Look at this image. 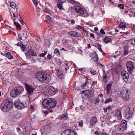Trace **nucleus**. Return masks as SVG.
<instances>
[{"mask_svg":"<svg viewBox=\"0 0 135 135\" xmlns=\"http://www.w3.org/2000/svg\"><path fill=\"white\" fill-rule=\"evenodd\" d=\"M75 8L76 10L78 13L79 15L80 16H81L84 12L83 9L80 7L77 6H76Z\"/></svg>","mask_w":135,"mask_h":135,"instance_id":"obj_12","label":"nucleus"},{"mask_svg":"<svg viewBox=\"0 0 135 135\" xmlns=\"http://www.w3.org/2000/svg\"><path fill=\"white\" fill-rule=\"evenodd\" d=\"M110 116H108V117H107V120H108L109 121L110 120Z\"/></svg>","mask_w":135,"mask_h":135,"instance_id":"obj_56","label":"nucleus"},{"mask_svg":"<svg viewBox=\"0 0 135 135\" xmlns=\"http://www.w3.org/2000/svg\"><path fill=\"white\" fill-rule=\"evenodd\" d=\"M10 5L11 7L13 8H15L16 7V4L13 2H11L10 3Z\"/></svg>","mask_w":135,"mask_h":135,"instance_id":"obj_33","label":"nucleus"},{"mask_svg":"<svg viewBox=\"0 0 135 135\" xmlns=\"http://www.w3.org/2000/svg\"><path fill=\"white\" fill-rule=\"evenodd\" d=\"M111 84L109 83L107 85L106 88V89L107 91V94H109L111 91Z\"/></svg>","mask_w":135,"mask_h":135,"instance_id":"obj_21","label":"nucleus"},{"mask_svg":"<svg viewBox=\"0 0 135 135\" xmlns=\"http://www.w3.org/2000/svg\"><path fill=\"white\" fill-rule=\"evenodd\" d=\"M44 12H45L46 13H49V11L46 8H45L43 11Z\"/></svg>","mask_w":135,"mask_h":135,"instance_id":"obj_46","label":"nucleus"},{"mask_svg":"<svg viewBox=\"0 0 135 135\" xmlns=\"http://www.w3.org/2000/svg\"><path fill=\"white\" fill-rule=\"evenodd\" d=\"M128 50L127 49H126L125 48H124V55H126L127 54H128Z\"/></svg>","mask_w":135,"mask_h":135,"instance_id":"obj_41","label":"nucleus"},{"mask_svg":"<svg viewBox=\"0 0 135 135\" xmlns=\"http://www.w3.org/2000/svg\"><path fill=\"white\" fill-rule=\"evenodd\" d=\"M46 20L48 21L49 23H51V19L50 17L48 15H47L46 17Z\"/></svg>","mask_w":135,"mask_h":135,"instance_id":"obj_31","label":"nucleus"},{"mask_svg":"<svg viewBox=\"0 0 135 135\" xmlns=\"http://www.w3.org/2000/svg\"><path fill=\"white\" fill-rule=\"evenodd\" d=\"M103 95L102 94H100L98 96V98L96 99V101H95V103H98L100 100V98H102V97L103 96Z\"/></svg>","mask_w":135,"mask_h":135,"instance_id":"obj_27","label":"nucleus"},{"mask_svg":"<svg viewBox=\"0 0 135 135\" xmlns=\"http://www.w3.org/2000/svg\"><path fill=\"white\" fill-rule=\"evenodd\" d=\"M103 80L104 81L107 82L108 78L107 77L106 75L105 74H104L103 75Z\"/></svg>","mask_w":135,"mask_h":135,"instance_id":"obj_35","label":"nucleus"},{"mask_svg":"<svg viewBox=\"0 0 135 135\" xmlns=\"http://www.w3.org/2000/svg\"><path fill=\"white\" fill-rule=\"evenodd\" d=\"M79 126H83V122L82 120H80V121L79 122Z\"/></svg>","mask_w":135,"mask_h":135,"instance_id":"obj_47","label":"nucleus"},{"mask_svg":"<svg viewBox=\"0 0 135 135\" xmlns=\"http://www.w3.org/2000/svg\"><path fill=\"white\" fill-rule=\"evenodd\" d=\"M94 30L95 31H98V28L95 27L94 29Z\"/></svg>","mask_w":135,"mask_h":135,"instance_id":"obj_63","label":"nucleus"},{"mask_svg":"<svg viewBox=\"0 0 135 135\" xmlns=\"http://www.w3.org/2000/svg\"><path fill=\"white\" fill-rule=\"evenodd\" d=\"M112 101V99L110 98H109L106 99V100L105 101V103L107 104L109 102H111Z\"/></svg>","mask_w":135,"mask_h":135,"instance_id":"obj_39","label":"nucleus"},{"mask_svg":"<svg viewBox=\"0 0 135 135\" xmlns=\"http://www.w3.org/2000/svg\"><path fill=\"white\" fill-rule=\"evenodd\" d=\"M48 96L54 95L57 92V90L56 88L52 86H49L48 87Z\"/></svg>","mask_w":135,"mask_h":135,"instance_id":"obj_7","label":"nucleus"},{"mask_svg":"<svg viewBox=\"0 0 135 135\" xmlns=\"http://www.w3.org/2000/svg\"><path fill=\"white\" fill-rule=\"evenodd\" d=\"M93 60L95 62H97L98 61V58L96 52L92 53L90 55Z\"/></svg>","mask_w":135,"mask_h":135,"instance_id":"obj_15","label":"nucleus"},{"mask_svg":"<svg viewBox=\"0 0 135 135\" xmlns=\"http://www.w3.org/2000/svg\"><path fill=\"white\" fill-rule=\"evenodd\" d=\"M127 122L124 120H123L120 125L118 127V129L120 131H124L127 128Z\"/></svg>","mask_w":135,"mask_h":135,"instance_id":"obj_8","label":"nucleus"},{"mask_svg":"<svg viewBox=\"0 0 135 135\" xmlns=\"http://www.w3.org/2000/svg\"><path fill=\"white\" fill-rule=\"evenodd\" d=\"M62 119H64L65 120L67 119V118L66 115H62Z\"/></svg>","mask_w":135,"mask_h":135,"instance_id":"obj_44","label":"nucleus"},{"mask_svg":"<svg viewBox=\"0 0 135 135\" xmlns=\"http://www.w3.org/2000/svg\"><path fill=\"white\" fill-rule=\"evenodd\" d=\"M33 3L34 4L35 6L37 5L38 4V3H37V1L36 0H35V1H33Z\"/></svg>","mask_w":135,"mask_h":135,"instance_id":"obj_49","label":"nucleus"},{"mask_svg":"<svg viewBox=\"0 0 135 135\" xmlns=\"http://www.w3.org/2000/svg\"><path fill=\"white\" fill-rule=\"evenodd\" d=\"M134 108L131 106H128L126 107L124 112V115L126 118H128L131 116L133 112Z\"/></svg>","mask_w":135,"mask_h":135,"instance_id":"obj_6","label":"nucleus"},{"mask_svg":"<svg viewBox=\"0 0 135 135\" xmlns=\"http://www.w3.org/2000/svg\"><path fill=\"white\" fill-rule=\"evenodd\" d=\"M88 83V81H86L84 83L82 84L81 87H79V88H75V89L81 90L82 89H83L86 86Z\"/></svg>","mask_w":135,"mask_h":135,"instance_id":"obj_22","label":"nucleus"},{"mask_svg":"<svg viewBox=\"0 0 135 135\" xmlns=\"http://www.w3.org/2000/svg\"><path fill=\"white\" fill-rule=\"evenodd\" d=\"M118 6L120 9H123L124 8L123 5L122 4H118Z\"/></svg>","mask_w":135,"mask_h":135,"instance_id":"obj_43","label":"nucleus"},{"mask_svg":"<svg viewBox=\"0 0 135 135\" xmlns=\"http://www.w3.org/2000/svg\"><path fill=\"white\" fill-rule=\"evenodd\" d=\"M119 26L120 27L123 29H124L126 27L125 24L123 22L119 24Z\"/></svg>","mask_w":135,"mask_h":135,"instance_id":"obj_29","label":"nucleus"},{"mask_svg":"<svg viewBox=\"0 0 135 135\" xmlns=\"http://www.w3.org/2000/svg\"><path fill=\"white\" fill-rule=\"evenodd\" d=\"M124 135V134H123V133H118L117 134L115 135Z\"/></svg>","mask_w":135,"mask_h":135,"instance_id":"obj_58","label":"nucleus"},{"mask_svg":"<svg viewBox=\"0 0 135 135\" xmlns=\"http://www.w3.org/2000/svg\"><path fill=\"white\" fill-rule=\"evenodd\" d=\"M94 134L96 135H99L100 134V133H98V131H95L94 132Z\"/></svg>","mask_w":135,"mask_h":135,"instance_id":"obj_52","label":"nucleus"},{"mask_svg":"<svg viewBox=\"0 0 135 135\" xmlns=\"http://www.w3.org/2000/svg\"><path fill=\"white\" fill-rule=\"evenodd\" d=\"M116 115L117 117L118 118V119H120L121 118V112L120 110H117L116 113Z\"/></svg>","mask_w":135,"mask_h":135,"instance_id":"obj_23","label":"nucleus"},{"mask_svg":"<svg viewBox=\"0 0 135 135\" xmlns=\"http://www.w3.org/2000/svg\"><path fill=\"white\" fill-rule=\"evenodd\" d=\"M104 41L106 43H108L111 41V39L108 37H105L104 39Z\"/></svg>","mask_w":135,"mask_h":135,"instance_id":"obj_28","label":"nucleus"},{"mask_svg":"<svg viewBox=\"0 0 135 135\" xmlns=\"http://www.w3.org/2000/svg\"><path fill=\"white\" fill-rule=\"evenodd\" d=\"M35 76L41 82L48 83L51 80L50 76L44 72H39L36 74Z\"/></svg>","mask_w":135,"mask_h":135,"instance_id":"obj_1","label":"nucleus"},{"mask_svg":"<svg viewBox=\"0 0 135 135\" xmlns=\"http://www.w3.org/2000/svg\"><path fill=\"white\" fill-rule=\"evenodd\" d=\"M87 47L88 48H89L91 47V46L89 44H88L87 45Z\"/></svg>","mask_w":135,"mask_h":135,"instance_id":"obj_62","label":"nucleus"},{"mask_svg":"<svg viewBox=\"0 0 135 135\" xmlns=\"http://www.w3.org/2000/svg\"><path fill=\"white\" fill-rule=\"evenodd\" d=\"M61 135H76V134L73 130L68 129L62 132Z\"/></svg>","mask_w":135,"mask_h":135,"instance_id":"obj_10","label":"nucleus"},{"mask_svg":"<svg viewBox=\"0 0 135 135\" xmlns=\"http://www.w3.org/2000/svg\"><path fill=\"white\" fill-rule=\"evenodd\" d=\"M47 52L45 51L44 53H41L39 55V56L40 57H44L46 54Z\"/></svg>","mask_w":135,"mask_h":135,"instance_id":"obj_38","label":"nucleus"},{"mask_svg":"<svg viewBox=\"0 0 135 135\" xmlns=\"http://www.w3.org/2000/svg\"><path fill=\"white\" fill-rule=\"evenodd\" d=\"M71 22L72 23L74 24L75 22V21L74 20H71Z\"/></svg>","mask_w":135,"mask_h":135,"instance_id":"obj_55","label":"nucleus"},{"mask_svg":"<svg viewBox=\"0 0 135 135\" xmlns=\"http://www.w3.org/2000/svg\"><path fill=\"white\" fill-rule=\"evenodd\" d=\"M25 86L28 93L30 95L33 94L34 89L32 86L27 84H25Z\"/></svg>","mask_w":135,"mask_h":135,"instance_id":"obj_9","label":"nucleus"},{"mask_svg":"<svg viewBox=\"0 0 135 135\" xmlns=\"http://www.w3.org/2000/svg\"><path fill=\"white\" fill-rule=\"evenodd\" d=\"M10 95L11 97H15L18 95L15 88L11 91L10 93Z\"/></svg>","mask_w":135,"mask_h":135,"instance_id":"obj_20","label":"nucleus"},{"mask_svg":"<svg viewBox=\"0 0 135 135\" xmlns=\"http://www.w3.org/2000/svg\"><path fill=\"white\" fill-rule=\"evenodd\" d=\"M54 53L56 55L59 56L60 55L59 52L57 48L56 49L54 50Z\"/></svg>","mask_w":135,"mask_h":135,"instance_id":"obj_34","label":"nucleus"},{"mask_svg":"<svg viewBox=\"0 0 135 135\" xmlns=\"http://www.w3.org/2000/svg\"><path fill=\"white\" fill-rule=\"evenodd\" d=\"M34 107L32 105L30 106V109L31 111L33 112L34 111Z\"/></svg>","mask_w":135,"mask_h":135,"instance_id":"obj_45","label":"nucleus"},{"mask_svg":"<svg viewBox=\"0 0 135 135\" xmlns=\"http://www.w3.org/2000/svg\"><path fill=\"white\" fill-rule=\"evenodd\" d=\"M48 86H46L42 88L41 92L44 95L46 96H48Z\"/></svg>","mask_w":135,"mask_h":135,"instance_id":"obj_13","label":"nucleus"},{"mask_svg":"<svg viewBox=\"0 0 135 135\" xmlns=\"http://www.w3.org/2000/svg\"><path fill=\"white\" fill-rule=\"evenodd\" d=\"M16 27L19 28L20 30H21V26L19 24V23H17V25H16Z\"/></svg>","mask_w":135,"mask_h":135,"instance_id":"obj_42","label":"nucleus"},{"mask_svg":"<svg viewBox=\"0 0 135 135\" xmlns=\"http://www.w3.org/2000/svg\"><path fill=\"white\" fill-rule=\"evenodd\" d=\"M1 55L5 56L9 59H12L13 58V56L11 55L10 53L9 52H5L4 53L1 52Z\"/></svg>","mask_w":135,"mask_h":135,"instance_id":"obj_18","label":"nucleus"},{"mask_svg":"<svg viewBox=\"0 0 135 135\" xmlns=\"http://www.w3.org/2000/svg\"><path fill=\"white\" fill-rule=\"evenodd\" d=\"M73 86L74 88H75H75H79V87H76V85L75 84H74L73 85Z\"/></svg>","mask_w":135,"mask_h":135,"instance_id":"obj_54","label":"nucleus"},{"mask_svg":"<svg viewBox=\"0 0 135 135\" xmlns=\"http://www.w3.org/2000/svg\"><path fill=\"white\" fill-rule=\"evenodd\" d=\"M89 94V91L88 90H86L83 91V94L85 96H88Z\"/></svg>","mask_w":135,"mask_h":135,"instance_id":"obj_32","label":"nucleus"},{"mask_svg":"<svg viewBox=\"0 0 135 135\" xmlns=\"http://www.w3.org/2000/svg\"><path fill=\"white\" fill-rule=\"evenodd\" d=\"M90 71L91 73L93 75L96 74V71L92 69H90Z\"/></svg>","mask_w":135,"mask_h":135,"instance_id":"obj_40","label":"nucleus"},{"mask_svg":"<svg viewBox=\"0 0 135 135\" xmlns=\"http://www.w3.org/2000/svg\"><path fill=\"white\" fill-rule=\"evenodd\" d=\"M59 77L61 79H62L64 78V76L63 75L62 72L58 71V73Z\"/></svg>","mask_w":135,"mask_h":135,"instance_id":"obj_26","label":"nucleus"},{"mask_svg":"<svg viewBox=\"0 0 135 135\" xmlns=\"http://www.w3.org/2000/svg\"><path fill=\"white\" fill-rule=\"evenodd\" d=\"M97 47L98 48L99 50L101 52H102L103 51L101 48V45L100 44H97Z\"/></svg>","mask_w":135,"mask_h":135,"instance_id":"obj_37","label":"nucleus"},{"mask_svg":"<svg viewBox=\"0 0 135 135\" xmlns=\"http://www.w3.org/2000/svg\"><path fill=\"white\" fill-rule=\"evenodd\" d=\"M90 36L93 38H95L94 37V35L93 33H91L90 35Z\"/></svg>","mask_w":135,"mask_h":135,"instance_id":"obj_57","label":"nucleus"},{"mask_svg":"<svg viewBox=\"0 0 135 135\" xmlns=\"http://www.w3.org/2000/svg\"><path fill=\"white\" fill-rule=\"evenodd\" d=\"M68 68H69L68 66H66V67L65 68V70L66 71H67L68 69Z\"/></svg>","mask_w":135,"mask_h":135,"instance_id":"obj_59","label":"nucleus"},{"mask_svg":"<svg viewBox=\"0 0 135 135\" xmlns=\"http://www.w3.org/2000/svg\"><path fill=\"white\" fill-rule=\"evenodd\" d=\"M61 91L64 94H67L68 92V88H62L61 90Z\"/></svg>","mask_w":135,"mask_h":135,"instance_id":"obj_25","label":"nucleus"},{"mask_svg":"<svg viewBox=\"0 0 135 135\" xmlns=\"http://www.w3.org/2000/svg\"><path fill=\"white\" fill-rule=\"evenodd\" d=\"M69 35L73 37H79L80 35L79 33H78L77 32L72 31L69 33Z\"/></svg>","mask_w":135,"mask_h":135,"instance_id":"obj_17","label":"nucleus"},{"mask_svg":"<svg viewBox=\"0 0 135 135\" xmlns=\"http://www.w3.org/2000/svg\"><path fill=\"white\" fill-rule=\"evenodd\" d=\"M56 104V102L55 100L49 98L47 99H44L42 103L43 106L48 109H52L55 107Z\"/></svg>","mask_w":135,"mask_h":135,"instance_id":"obj_2","label":"nucleus"},{"mask_svg":"<svg viewBox=\"0 0 135 135\" xmlns=\"http://www.w3.org/2000/svg\"><path fill=\"white\" fill-rule=\"evenodd\" d=\"M30 50L28 51L27 53H26V56L30 58V56H31V54L30 52Z\"/></svg>","mask_w":135,"mask_h":135,"instance_id":"obj_36","label":"nucleus"},{"mask_svg":"<svg viewBox=\"0 0 135 135\" xmlns=\"http://www.w3.org/2000/svg\"><path fill=\"white\" fill-rule=\"evenodd\" d=\"M134 64V63L130 61L128 62L126 64L127 71L133 76L135 75V68Z\"/></svg>","mask_w":135,"mask_h":135,"instance_id":"obj_4","label":"nucleus"},{"mask_svg":"<svg viewBox=\"0 0 135 135\" xmlns=\"http://www.w3.org/2000/svg\"><path fill=\"white\" fill-rule=\"evenodd\" d=\"M19 21L20 23L22 24L23 25L24 24V22L21 19H20L19 20Z\"/></svg>","mask_w":135,"mask_h":135,"instance_id":"obj_50","label":"nucleus"},{"mask_svg":"<svg viewBox=\"0 0 135 135\" xmlns=\"http://www.w3.org/2000/svg\"><path fill=\"white\" fill-rule=\"evenodd\" d=\"M120 96L125 101L129 100L130 98V94L128 90L123 89L120 91Z\"/></svg>","mask_w":135,"mask_h":135,"instance_id":"obj_5","label":"nucleus"},{"mask_svg":"<svg viewBox=\"0 0 135 135\" xmlns=\"http://www.w3.org/2000/svg\"><path fill=\"white\" fill-rule=\"evenodd\" d=\"M100 32L102 34H104L105 33V32L104 31V30L102 29H101Z\"/></svg>","mask_w":135,"mask_h":135,"instance_id":"obj_48","label":"nucleus"},{"mask_svg":"<svg viewBox=\"0 0 135 135\" xmlns=\"http://www.w3.org/2000/svg\"><path fill=\"white\" fill-rule=\"evenodd\" d=\"M132 3L133 4H135V0H133L132 1Z\"/></svg>","mask_w":135,"mask_h":135,"instance_id":"obj_64","label":"nucleus"},{"mask_svg":"<svg viewBox=\"0 0 135 135\" xmlns=\"http://www.w3.org/2000/svg\"><path fill=\"white\" fill-rule=\"evenodd\" d=\"M121 74L123 76L124 80L126 82L127 81V79L129 77L128 73L125 71H121Z\"/></svg>","mask_w":135,"mask_h":135,"instance_id":"obj_11","label":"nucleus"},{"mask_svg":"<svg viewBox=\"0 0 135 135\" xmlns=\"http://www.w3.org/2000/svg\"><path fill=\"white\" fill-rule=\"evenodd\" d=\"M18 95L21 94L23 93L24 90L23 88L21 86H18L15 88Z\"/></svg>","mask_w":135,"mask_h":135,"instance_id":"obj_16","label":"nucleus"},{"mask_svg":"<svg viewBox=\"0 0 135 135\" xmlns=\"http://www.w3.org/2000/svg\"><path fill=\"white\" fill-rule=\"evenodd\" d=\"M62 4V2L61 1H60V2H59L57 3V7L60 10L63 9V8Z\"/></svg>","mask_w":135,"mask_h":135,"instance_id":"obj_24","label":"nucleus"},{"mask_svg":"<svg viewBox=\"0 0 135 135\" xmlns=\"http://www.w3.org/2000/svg\"><path fill=\"white\" fill-rule=\"evenodd\" d=\"M97 118L95 117H93L90 119V123L91 125H94L97 122Z\"/></svg>","mask_w":135,"mask_h":135,"instance_id":"obj_19","label":"nucleus"},{"mask_svg":"<svg viewBox=\"0 0 135 135\" xmlns=\"http://www.w3.org/2000/svg\"><path fill=\"white\" fill-rule=\"evenodd\" d=\"M30 51L31 54V55L33 56H36L37 55V54L36 52H34L31 49L30 50Z\"/></svg>","mask_w":135,"mask_h":135,"instance_id":"obj_30","label":"nucleus"},{"mask_svg":"<svg viewBox=\"0 0 135 135\" xmlns=\"http://www.w3.org/2000/svg\"><path fill=\"white\" fill-rule=\"evenodd\" d=\"M94 83H95V81H93L92 82V84L91 85V86H94L95 85V84H94Z\"/></svg>","mask_w":135,"mask_h":135,"instance_id":"obj_61","label":"nucleus"},{"mask_svg":"<svg viewBox=\"0 0 135 135\" xmlns=\"http://www.w3.org/2000/svg\"><path fill=\"white\" fill-rule=\"evenodd\" d=\"M106 108L107 110H110L112 109L111 107L110 106H109L108 107Z\"/></svg>","mask_w":135,"mask_h":135,"instance_id":"obj_53","label":"nucleus"},{"mask_svg":"<svg viewBox=\"0 0 135 135\" xmlns=\"http://www.w3.org/2000/svg\"><path fill=\"white\" fill-rule=\"evenodd\" d=\"M15 106L18 109H21L24 108L23 104L19 102H17L14 103Z\"/></svg>","mask_w":135,"mask_h":135,"instance_id":"obj_14","label":"nucleus"},{"mask_svg":"<svg viewBox=\"0 0 135 135\" xmlns=\"http://www.w3.org/2000/svg\"><path fill=\"white\" fill-rule=\"evenodd\" d=\"M12 105L11 99L7 98L5 99L2 103L1 106V108L2 111L6 112L10 109Z\"/></svg>","mask_w":135,"mask_h":135,"instance_id":"obj_3","label":"nucleus"},{"mask_svg":"<svg viewBox=\"0 0 135 135\" xmlns=\"http://www.w3.org/2000/svg\"><path fill=\"white\" fill-rule=\"evenodd\" d=\"M47 57L49 59H51L52 58V56L50 54L48 55L47 56Z\"/></svg>","mask_w":135,"mask_h":135,"instance_id":"obj_51","label":"nucleus"},{"mask_svg":"<svg viewBox=\"0 0 135 135\" xmlns=\"http://www.w3.org/2000/svg\"><path fill=\"white\" fill-rule=\"evenodd\" d=\"M103 110L104 111V112H106L107 111V109L106 108H104L103 109Z\"/></svg>","mask_w":135,"mask_h":135,"instance_id":"obj_60","label":"nucleus"}]
</instances>
